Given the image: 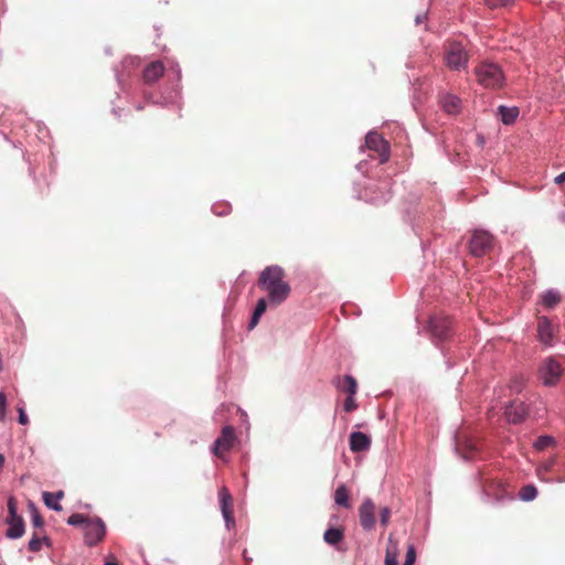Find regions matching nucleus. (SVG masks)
Masks as SVG:
<instances>
[{"label": "nucleus", "mask_w": 565, "mask_h": 565, "mask_svg": "<svg viewBox=\"0 0 565 565\" xmlns=\"http://www.w3.org/2000/svg\"><path fill=\"white\" fill-rule=\"evenodd\" d=\"M285 277V270L278 265L267 266L258 277L257 285L266 291L270 307L280 306L291 292V287Z\"/></svg>", "instance_id": "1"}, {"label": "nucleus", "mask_w": 565, "mask_h": 565, "mask_svg": "<svg viewBox=\"0 0 565 565\" xmlns=\"http://www.w3.org/2000/svg\"><path fill=\"white\" fill-rule=\"evenodd\" d=\"M475 74L478 83L486 88H500L504 82L501 68L494 63H480L476 66Z\"/></svg>", "instance_id": "2"}, {"label": "nucleus", "mask_w": 565, "mask_h": 565, "mask_svg": "<svg viewBox=\"0 0 565 565\" xmlns=\"http://www.w3.org/2000/svg\"><path fill=\"white\" fill-rule=\"evenodd\" d=\"M444 58L447 67L454 71L463 70L468 64V54L463 45L456 41H449L445 44Z\"/></svg>", "instance_id": "3"}, {"label": "nucleus", "mask_w": 565, "mask_h": 565, "mask_svg": "<svg viewBox=\"0 0 565 565\" xmlns=\"http://www.w3.org/2000/svg\"><path fill=\"white\" fill-rule=\"evenodd\" d=\"M469 253L475 257H482L493 248V236L483 230H475L471 234Z\"/></svg>", "instance_id": "4"}, {"label": "nucleus", "mask_w": 565, "mask_h": 565, "mask_svg": "<svg viewBox=\"0 0 565 565\" xmlns=\"http://www.w3.org/2000/svg\"><path fill=\"white\" fill-rule=\"evenodd\" d=\"M539 373L544 385L553 386L558 382L563 369L555 359L548 358L542 363Z\"/></svg>", "instance_id": "5"}, {"label": "nucleus", "mask_w": 565, "mask_h": 565, "mask_svg": "<svg viewBox=\"0 0 565 565\" xmlns=\"http://www.w3.org/2000/svg\"><path fill=\"white\" fill-rule=\"evenodd\" d=\"M106 535V525L99 518L90 519L85 529H84V537L85 543L88 546H94L102 542Z\"/></svg>", "instance_id": "6"}, {"label": "nucleus", "mask_w": 565, "mask_h": 565, "mask_svg": "<svg viewBox=\"0 0 565 565\" xmlns=\"http://www.w3.org/2000/svg\"><path fill=\"white\" fill-rule=\"evenodd\" d=\"M429 330L434 338L446 340L451 335L452 322L448 316L436 315L429 319Z\"/></svg>", "instance_id": "7"}, {"label": "nucleus", "mask_w": 565, "mask_h": 565, "mask_svg": "<svg viewBox=\"0 0 565 565\" xmlns=\"http://www.w3.org/2000/svg\"><path fill=\"white\" fill-rule=\"evenodd\" d=\"M365 145L370 150L377 153L380 163L388 161L390 145L380 134L369 132L365 137Z\"/></svg>", "instance_id": "8"}, {"label": "nucleus", "mask_w": 565, "mask_h": 565, "mask_svg": "<svg viewBox=\"0 0 565 565\" xmlns=\"http://www.w3.org/2000/svg\"><path fill=\"white\" fill-rule=\"evenodd\" d=\"M236 439L234 428L232 426H225L221 435L214 441V446L212 451L217 457H223V455L232 449L234 446V441Z\"/></svg>", "instance_id": "9"}, {"label": "nucleus", "mask_w": 565, "mask_h": 565, "mask_svg": "<svg viewBox=\"0 0 565 565\" xmlns=\"http://www.w3.org/2000/svg\"><path fill=\"white\" fill-rule=\"evenodd\" d=\"M375 503L366 498L359 508L360 524L365 531H372L375 526Z\"/></svg>", "instance_id": "10"}, {"label": "nucleus", "mask_w": 565, "mask_h": 565, "mask_svg": "<svg viewBox=\"0 0 565 565\" xmlns=\"http://www.w3.org/2000/svg\"><path fill=\"white\" fill-rule=\"evenodd\" d=\"M505 417L512 424H519L527 416V408L523 402H513L505 409Z\"/></svg>", "instance_id": "11"}, {"label": "nucleus", "mask_w": 565, "mask_h": 565, "mask_svg": "<svg viewBox=\"0 0 565 565\" xmlns=\"http://www.w3.org/2000/svg\"><path fill=\"white\" fill-rule=\"evenodd\" d=\"M218 497L221 501L222 514L225 519L226 525L230 526L231 524H234L232 512V495L227 488L223 487L218 492Z\"/></svg>", "instance_id": "12"}, {"label": "nucleus", "mask_w": 565, "mask_h": 565, "mask_svg": "<svg viewBox=\"0 0 565 565\" xmlns=\"http://www.w3.org/2000/svg\"><path fill=\"white\" fill-rule=\"evenodd\" d=\"M164 65L160 61L151 62L143 70V81L147 84L157 82L164 74Z\"/></svg>", "instance_id": "13"}, {"label": "nucleus", "mask_w": 565, "mask_h": 565, "mask_svg": "<svg viewBox=\"0 0 565 565\" xmlns=\"http://www.w3.org/2000/svg\"><path fill=\"white\" fill-rule=\"evenodd\" d=\"M537 332L540 341L544 344H552L554 338V328L546 317H540L537 320Z\"/></svg>", "instance_id": "14"}, {"label": "nucleus", "mask_w": 565, "mask_h": 565, "mask_svg": "<svg viewBox=\"0 0 565 565\" xmlns=\"http://www.w3.org/2000/svg\"><path fill=\"white\" fill-rule=\"evenodd\" d=\"M371 446V438L361 431H354L350 435V449L353 452L365 451Z\"/></svg>", "instance_id": "15"}, {"label": "nucleus", "mask_w": 565, "mask_h": 565, "mask_svg": "<svg viewBox=\"0 0 565 565\" xmlns=\"http://www.w3.org/2000/svg\"><path fill=\"white\" fill-rule=\"evenodd\" d=\"M440 105L449 115H457L461 110V99L452 94H444L440 97Z\"/></svg>", "instance_id": "16"}, {"label": "nucleus", "mask_w": 565, "mask_h": 565, "mask_svg": "<svg viewBox=\"0 0 565 565\" xmlns=\"http://www.w3.org/2000/svg\"><path fill=\"white\" fill-rule=\"evenodd\" d=\"M343 539L344 529L342 526L330 527L323 533V541L331 546H337Z\"/></svg>", "instance_id": "17"}, {"label": "nucleus", "mask_w": 565, "mask_h": 565, "mask_svg": "<svg viewBox=\"0 0 565 565\" xmlns=\"http://www.w3.org/2000/svg\"><path fill=\"white\" fill-rule=\"evenodd\" d=\"M338 390L349 393V395H354L358 390V383L355 379L351 375H344L343 377H339L335 382Z\"/></svg>", "instance_id": "18"}, {"label": "nucleus", "mask_w": 565, "mask_h": 565, "mask_svg": "<svg viewBox=\"0 0 565 565\" xmlns=\"http://www.w3.org/2000/svg\"><path fill=\"white\" fill-rule=\"evenodd\" d=\"M6 522L9 524L6 533L7 537L19 539L24 534V521L22 518Z\"/></svg>", "instance_id": "19"}, {"label": "nucleus", "mask_w": 565, "mask_h": 565, "mask_svg": "<svg viewBox=\"0 0 565 565\" xmlns=\"http://www.w3.org/2000/svg\"><path fill=\"white\" fill-rule=\"evenodd\" d=\"M64 497L63 491H57L55 493L52 492H43V501L45 505L52 510L61 511L62 505L58 503V501Z\"/></svg>", "instance_id": "20"}, {"label": "nucleus", "mask_w": 565, "mask_h": 565, "mask_svg": "<svg viewBox=\"0 0 565 565\" xmlns=\"http://www.w3.org/2000/svg\"><path fill=\"white\" fill-rule=\"evenodd\" d=\"M398 546L397 543L393 541L392 535L388 537V545L386 548L385 555V565H398Z\"/></svg>", "instance_id": "21"}, {"label": "nucleus", "mask_w": 565, "mask_h": 565, "mask_svg": "<svg viewBox=\"0 0 565 565\" xmlns=\"http://www.w3.org/2000/svg\"><path fill=\"white\" fill-rule=\"evenodd\" d=\"M268 306H269L268 298H260L257 301V305L255 307L254 313H253L250 322H249V329H253L254 327H256V324L259 321V318L266 311Z\"/></svg>", "instance_id": "22"}, {"label": "nucleus", "mask_w": 565, "mask_h": 565, "mask_svg": "<svg viewBox=\"0 0 565 565\" xmlns=\"http://www.w3.org/2000/svg\"><path fill=\"white\" fill-rule=\"evenodd\" d=\"M499 114L501 115V120L504 125H511L518 118L519 109L516 107L500 106Z\"/></svg>", "instance_id": "23"}, {"label": "nucleus", "mask_w": 565, "mask_h": 565, "mask_svg": "<svg viewBox=\"0 0 565 565\" xmlns=\"http://www.w3.org/2000/svg\"><path fill=\"white\" fill-rule=\"evenodd\" d=\"M544 307L552 309L561 302V295L555 290H547L541 297Z\"/></svg>", "instance_id": "24"}, {"label": "nucleus", "mask_w": 565, "mask_h": 565, "mask_svg": "<svg viewBox=\"0 0 565 565\" xmlns=\"http://www.w3.org/2000/svg\"><path fill=\"white\" fill-rule=\"evenodd\" d=\"M334 501L337 504H339L341 507H344V508L351 507L350 502H349V491L344 484H341L337 488V490L334 492Z\"/></svg>", "instance_id": "25"}, {"label": "nucleus", "mask_w": 565, "mask_h": 565, "mask_svg": "<svg viewBox=\"0 0 565 565\" xmlns=\"http://www.w3.org/2000/svg\"><path fill=\"white\" fill-rule=\"evenodd\" d=\"M537 495V489L533 484H526L519 491V498L522 501H532Z\"/></svg>", "instance_id": "26"}, {"label": "nucleus", "mask_w": 565, "mask_h": 565, "mask_svg": "<svg viewBox=\"0 0 565 565\" xmlns=\"http://www.w3.org/2000/svg\"><path fill=\"white\" fill-rule=\"evenodd\" d=\"M42 543H45L49 545V537L47 536H39L38 533H34L32 539L29 542V550L31 552H39L42 547Z\"/></svg>", "instance_id": "27"}, {"label": "nucleus", "mask_w": 565, "mask_h": 565, "mask_svg": "<svg viewBox=\"0 0 565 565\" xmlns=\"http://www.w3.org/2000/svg\"><path fill=\"white\" fill-rule=\"evenodd\" d=\"M555 444H556V441L553 437L545 435V436H540L535 440L534 447L536 450L542 451L550 446H554Z\"/></svg>", "instance_id": "28"}, {"label": "nucleus", "mask_w": 565, "mask_h": 565, "mask_svg": "<svg viewBox=\"0 0 565 565\" xmlns=\"http://www.w3.org/2000/svg\"><path fill=\"white\" fill-rule=\"evenodd\" d=\"M555 462H556V458H550V459L543 461L537 467V476L540 477L541 480H545L543 477V473L551 471L553 469Z\"/></svg>", "instance_id": "29"}, {"label": "nucleus", "mask_w": 565, "mask_h": 565, "mask_svg": "<svg viewBox=\"0 0 565 565\" xmlns=\"http://www.w3.org/2000/svg\"><path fill=\"white\" fill-rule=\"evenodd\" d=\"M89 520L90 518H87L84 514L74 513L67 519V523L74 526L83 525L85 527Z\"/></svg>", "instance_id": "30"}, {"label": "nucleus", "mask_w": 565, "mask_h": 565, "mask_svg": "<svg viewBox=\"0 0 565 565\" xmlns=\"http://www.w3.org/2000/svg\"><path fill=\"white\" fill-rule=\"evenodd\" d=\"M8 512H9V515L6 521H12V520L21 518L18 514L17 501L12 497L9 498V500H8Z\"/></svg>", "instance_id": "31"}, {"label": "nucleus", "mask_w": 565, "mask_h": 565, "mask_svg": "<svg viewBox=\"0 0 565 565\" xmlns=\"http://www.w3.org/2000/svg\"><path fill=\"white\" fill-rule=\"evenodd\" d=\"M391 519V509L388 507H384L380 510V522L381 525L386 527L388 525Z\"/></svg>", "instance_id": "32"}, {"label": "nucleus", "mask_w": 565, "mask_h": 565, "mask_svg": "<svg viewBox=\"0 0 565 565\" xmlns=\"http://www.w3.org/2000/svg\"><path fill=\"white\" fill-rule=\"evenodd\" d=\"M416 559V551L414 545H409L406 553V558L403 565H414Z\"/></svg>", "instance_id": "33"}, {"label": "nucleus", "mask_w": 565, "mask_h": 565, "mask_svg": "<svg viewBox=\"0 0 565 565\" xmlns=\"http://www.w3.org/2000/svg\"><path fill=\"white\" fill-rule=\"evenodd\" d=\"M32 524H33V526L39 527V529H41L44 524L43 518L40 515V513L35 509H33V513H32Z\"/></svg>", "instance_id": "34"}, {"label": "nucleus", "mask_w": 565, "mask_h": 565, "mask_svg": "<svg viewBox=\"0 0 565 565\" xmlns=\"http://www.w3.org/2000/svg\"><path fill=\"white\" fill-rule=\"evenodd\" d=\"M7 411V397L0 392V422L4 419Z\"/></svg>", "instance_id": "35"}, {"label": "nucleus", "mask_w": 565, "mask_h": 565, "mask_svg": "<svg viewBox=\"0 0 565 565\" xmlns=\"http://www.w3.org/2000/svg\"><path fill=\"white\" fill-rule=\"evenodd\" d=\"M343 408L345 412L350 413L356 408V403L353 399V395H350L343 404Z\"/></svg>", "instance_id": "36"}, {"label": "nucleus", "mask_w": 565, "mask_h": 565, "mask_svg": "<svg viewBox=\"0 0 565 565\" xmlns=\"http://www.w3.org/2000/svg\"><path fill=\"white\" fill-rule=\"evenodd\" d=\"M467 447H468V452L465 454L463 457L469 459V458H472L475 456V454L477 452L478 448L472 443H469Z\"/></svg>", "instance_id": "37"}, {"label": "nucleus", "mask_w": 565, "mask_h": 565, "mask_svg": "<svg viewBox=\"0 0 565 565\" xmlns=\"http://www.w3.org/2000/svg\"><path fill=\"white\" fill-rule=\"evenodd\" d=\"M487 2L491 8L505 7L508 4V0H487Z\"/></svg>", "instance_id": "38"}, {"label": "nucleus", "mask_w": 565, "mask_h": 565, "mask_svg": "<svg viewBox=\"0 0 565 565\" xmlns=\"http://www.w3.org/2000/svg\"><path fill=\"white\" fill-rule=\"evenodd\" d=\"M18 411H19V423L21 425H26L29 423V418H28L24 409L23 408H19Z\"/></svg>", "instance_id": "39"}, {"label": "nucleus", "mask_w": 565, "mask_h": 565, "mask_svg": "<svg viewBox=\"0 0 565 565\" xmlns=\"http://www.w3.org/2000/svg\"><path fill=\"white\" fill-rule=\"evenodd\" d=\"M522 386H523V379L521 377L520 380L513 381L512 390H514L515 392H520Z\"/></svg>", "instance_id": "40"}, {"label": "nucleus", "mask_w": 565, "mask_h": 565, "mask_svg": "<svg viewBox=\"0 0 565 565\" xmlns=\"http://www.w3.org/2000/svg\"><path fill=\"white\" fill-rule=\"evenodd\" d=\"M554 182L556 184H562L565 182V171L561 174H558L555 179H554Z\"/></svg>", "instance_id": "41"}, {"label": "nucleus", "mask_w": 565, "mask_h": 565, "mask_svg": "<svg viewBox=\"0 0 565 565\" xmlns=\"http://www.w3.org/2000/svg\"><path fill=\"white\" fill-rule=\"evenodd\" d=\"M105 565H119V563L115 557L111 556L109 559H107Z\"/></svg>", "instance_id": "42"}]
</instances>
